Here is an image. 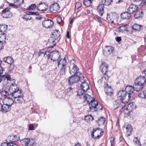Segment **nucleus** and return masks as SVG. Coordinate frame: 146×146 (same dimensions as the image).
<instances>
[{"mask_svg": "<svg viewBox=\"0 0 146 146\" xmlns=\"http://www.w3.org/2000/svg\"><path fill=\"white\" fill-rule=\"evenodd\" d=\"M84 100L85 101L87 102V104H89L94 99L92 98L90 95L88 94H85L84 96Z\"/></svg>", "mask_w": 146, "mask_h": 146, "instance_id": "2f4dec72", "label": "nucleus"}, {"mask_svg": "<svg viewBox=\"0 0 146 146\" xmlns=\"http://www.w3.org/2000/svg\"><path fill=\"white\" fill-rule=\"evenodd\" d=\"M103 74H104V78L106 80L108 81V79L110 78V77L108 76V74L106 73V72L104 73Z\"/></svg>", "mask_w": 146, "mask_h": 146, "instance_id": "6e6d98bb", "label": "nucleus"}, {"mask_svg": "<svg viewBox=\"0 0 146 146\" xmlns=\"http://www.w3.org/2000/svg\"><path fill=\"white\" fill-rule=\"evenodd\" d=\"M23 141L25 146H32L34 144L33 140L32 139H25L23 140Z\"/></svg>", "mask_w": 146, "mask_h": 146, "instance_id": "4be33fe9", "label": "nucleus"}, {"mask_svg": "<svg viewBox=\"0 0 146 146\" xmlns=\"http://www.w3.org/2000/svg\"><path fill=\"white\" fill-rule=\"evenodd\" d=\"M14 3H9V6L12 7L13 8H14L15 9H18L19 8L20 6L19 5H18L17 4H15Z\"/></svg>", "mask_w": 146, "mask_h": 146, "instance_id": "de8ad7c7", "label": "nucleus"}, {"mask_svg": "<svg viewBox=\"0 0 146 146\" xmlns=\"http://www.w3.org/2000/svg\"><path fill=\"white\" fill-rule=\"evenodd\" d=\"M10 66H9L8 68V70L9 72L10 73H12L13 70L14 68V64L13 63L10 64Z\"/></svg>", "mask_w": 146, "mask_h": 146, "instance_id": "a19ab883", "label": "nucleus"}, {"mask_svg": "<svg viewBox=\"0 0 146 146\" xmlns=\"http://www.w3.org/2000/svg\"><path fill=\"white\" fill-rule=\"evenodd\" d=\"M0 94L1 96L3 97H8L9 96H11V94L6 90H3L1 92Z\"/></svg>", "mask_w": 146, "mask_h": 146, "instance_id": "72a5a7b5", "label": "nucleus"}, {"mask_svg": "<svg viewBox=\"0 0 146 146\" xmlns=\"http://www.w3.org/2000/svg\"><path fill=\"white\" fill-rule=\"evenodd\" d=\"M112 139V140L110 141L111 146H113L115 139V137H111V139Z\"/></svg>", "mask_w": 146, "mask_h": 146, "instance_id": "13d9d810", "label": "nucleus"}, {"mask_svg": "<svg viewBox=\"0 0 146 146\" xmlns=\"http://www.w3.org/2000/svg\"><path fill=\"white\" fill-rule=\"evenodd\" d=\"M5 77L6 78L7 80H10L11 78L10 76L9 75H6Z\"/></svg>", "mask_w": 146, "mask_h": 146, "instance_id": "e2e57ef3", "label": "nucleus"}, {"mask_svg": "<svg viewBox=\"0 0 146 146\" xmlns=\"http://www.w3.org/2000/svg\"><path fill=\"white\" fill-rule=\"evenodd\" d=\"M81 6L82 4L80 3H77L76 4L75 8H77V9H78Z\"/></svg>", "mask_w": 146, "mask_h": 146, "instance_id": "864d4df0", "label": "nucleus"}, {"mask_svg": "<svg viewBox=\"0 0 146 146\" xmlns=\"http://www.w3.org/2000/svg\"><path fill=\"white\" fill-rule=\"evenodd\" d=\"M28 15H24L23 17L22 18L25 19V20L27 21H28V20L29 21L31 20V17H29L27 18V17H28Z\"/></svg>", "mask_w": 146, "mask_h": 146, "instance_id": "5fc2aeb1", "label": "nucleus"}, {"mask_svg": "<svg viewBox=\"0 0 146 146\" xmlns=\"http://www.w3.org/2000/svg\"><path fill=\"white\" fill-rule=\"evenodd\" d=\"M11 97V96H9L8 97L5 98L4 100V103L11 106L14 102Z\"/></svg>", "mask_w": 146, "mask_h": 146, "instance_id": "b1692460", "label": "nucleus"}, {"mask_svg": "<svg viewBox=\"0 0 146 146\" xmlns=\"http://www.w3.org/2000/svg\"><path fill=\"white\" fill-rule=\"evenodd\" d=\"M56 63H57L58 67H60V65H62V67H65L67 65L68 62L64 57V58L61 59L60 58L57 61Z\"/></svg>", "mask_w": 146, "mask_h": 146, "instance_id": "aec40b11", "label": "nucleus"}, {"mask_svg": "<svg viewBox=\"0 0 146 146\" xmlns=\"http://www.w3.org/2000/svg\"><path fill=\"white\" fill-rule=\"evenodd\" d=\"M138 7L137 5L131 4L127 10L128 12L132 13L137 11Z\"/></svg>", "mask_w": 146, "mask_h": 146, "instance_id": "412c9836", "label": "nucleus"}, {"mask_svg": "<svg viewBox=\"0 0 146 146\" xmlns=\"http://www.w3.org/2000/svg\"><path fill=\"white\" fill-rule=\"evenodd\" d=\"M135 81L136 84L143 85L146 82V78L144 76H140L136 79Z\"/></svg>", "mask_w": 146, "mask_h": 146, "instance_id": "6ab92c4d", "label": "nucleus"}, {"mask_svg": "<svg viewBox=\"0 0 146 146\" xmlns=\"http://www.w3.org/2000/svg\"><path fill=\"white\" fill-rule=\"evenodd\" d=\"M33 13V12H32L28 11L27 13V15H26L29 16V15H32Z\"/></svg>", "mask_w": 146, "mask_h": 146, "instance_id": "338daca9", "label": "nucleus"}, {"mask_svg": "<svg viewBox=\"0 0 146 146\" xmlns=\"http://www.w3.org/2000/svg\"><path fill=\"white\" fill-rule=\"evenodd\" d=\"M117 95L118 98L121 100L123 103H127L130 100L129 98H126L127 93L125 91L122 90L119 91Z\"/></svg>", "mask_w": 146, "mask_h": 146, "instance_id": "7ed1b4c3", "label": "nucleus"}, {"mask_svg": "<svg viewBox=\"0 0 146 146\" xmlns=\"http://www.w3.org/2000/svg\"><path fill=\"white\" fill-rule=\"evenodd\" d=\"M9 91L10 94H11V97L14 98L23 95L21 91L17 88L16 84H13L12 86H11Z\"/></svg>", "mask_w": 146, "mask_h": 146, "instance_id": "f257e3e1", "label": "nucleus"}, {"mask_svg": "<svg viewBox=\"0 0 146 146\" xmlns=\"http://www.w3.org/2000/svg\"><path fill=\"white\" fill-rule=\"evenodd\" d=\"M65 67H62L60 72V75H63L65 74Z\"/></svg>", "mask_w": 146, "mask_h": 146, "instance_id": "3c124183", "label": "nucleus"}, {"mask_svg": "<svg viewBox=\"0 0 146 146\" xmlns=\"http://www.w3.org/2000/svg\"><path fill=\"white\" fill-rule=\"evenodd\" d=\"M135 106L133 103H131L128 104L127 106V107L125 109V110H124V109H125V107H124L122 108L120 110V112H121V113L122 112H125V111H128V112H129L132 111L133 109L135 108Z\"/></svg>", "mask_w": 146, "mask_h": 146, "instance_id": "9b49d317", "label": "nucleus"}, {"mask_svg": "<svg viewBox=\"0 0 146 146\" xmlns=\"http://www.w3.org/2000/svg\"><path fill=\"white\" fill-rule=\"evenodd\" d=\"M133 128L131 125H128L126 127V131L127 136H129L131 134Z\"/></svg>", "mask_w": 146, "mask_h": 146, "instance_id": "473e14b6", "label": "nucleus"}, {"mask_svg": "<svg viewBox=\"0 0 146 146\" xmlns=\"http://www.w3.org/2000/svg\"><path fill=\"white\" fill-rule=\"evenodd\" d=\"M3 60L4 62L9 64L13 63L14 62L13 59L11 56H8L5 57Z\"/></svg>", "mask_w": 146, "mask_h": 146, "instance_id": "7c9ffc66", "label": "nucleus"}, {"mask_svg": "<svg viewBox=\"0 0 146 146\" xmlns=\"http://www.w3.org/2000/svg\"><path fill=\"white\" fill-rule=\"evenodd\" d=\"M92 0H84V4L87 7H90L92 5Z\"/></svg>", "mask_w": 146, "mask_h": 146, "instance_id": "4c0bfd02", "label": "nucleus"}, {"mask_svg": "<svg viewBox=\"0 0 146 146\" xmlns=\"http://www.w3.org/2000/svg\"><path fill=\"white\" fill-rule=\"evenodd\" d=\"M69 72L71 74L79 75V77H82L83 74L79 72V68L76 65L74 64L69 68Z\"/></svg>", "mask_w": 146, "mask_h": 146, "instance_id": "20e7f679", "label": "nucleus"}, {"mask_svg": "<svg viewBox=\"0 0 146 146\" xmlns=\"http://www.w3.org/2000/svg\"><path fill=\"white\" fill-rule=\"evenodd\" d=\"M43 27L46 28L51 27L54 25V23L51 20L47 19H45L42 23Z\"/></svg>", "mask_w": 146, "mask_h": 146, "instance_id": "1a4fd4ad", "label": "nucleus"}, {"mask_svg": "<svg viewBox=\"0 0 146 146\" xmlns=\"http://www.w3.org/2000/svg\"><path fill=\"white\" fill-rule=\"evenodd\" d=\"M143 12L140 10L136 11L134 14V17L135 19H138L142 18L143 16Z\"/></svg>", "mask_w": 146, "mask_h": 146, "instance_id": "c85d7f7f", "label": "nucleus"}, {"mask_svg": "<svg viewBox=\"0 0 146 146\" xmlns=\"http://www.w3.org/2000/svg\"><path fill=\"white\" fill-rule=\"evenodd\" d=\"M93 120V117L90 115L86 116L85 117V120L87 122H89L92 121Z\"/></svg>", "mask_w": 146, "mask_h": 146, "instance_id": "58836bf2", "label": "nucleus"}, {"mask_svg": "<svg viewBox=\"0 0 146 146\" xmlns=\"http://www.w3.org/2000/svg\"><path fill=\"white\" fill-rule=\"evenodd\" d=\"M36 7V5L35 4H33L30 5L28 8L29 10H33L35 9Z\"/></svg>", "mask_w": 146, "mask_h": 146, "instance_id": "09e8293b", "label": "nucleus"}, {"mask_svg": "<svg viewBox=\"0 0 146 146\" xmlns=\"http://www.w3.org/2000/svg\"><path fill=\"white\" fill-rule=\"evenodd\" d=\"M5 33H3V35L0 36V42L3 43V42L5 41L6 39V36L4 35Z\"/></svg>", "mask_w": 146, "mask_h": 146, "instance_id": "49530a36", "label": "nucleus"}, {"mask_svg": "<svg viewBox=\"0 0 146 146\" xmlns=\"http://www.w3.org/2000/svg\"><path fill=\"white\" fill-rule=\"evenodd\" d=\"M7 26L5 25H0V32L4 33V32L6 31L7 30Z\"/></svg>", "mask_w": 146, "mask_h": 146, "instance_id": "e433bc0d", "label": "nucleus"}, {"mask_svg": "<svg viewBox=\"0 0 146 146\" xmlns=\"http://www.w3.org/2000/svg\"><path fill=\"white\" fill-rule=\"evenodd\" d=\"M100 69L103 73L107 72L108 70V66L105 62H102L100 67Z\"/></svg>", "mask_w": 146, "mask_h": 146, "instance_id": "5701e85b", "label": "nucleus"}, {"mask_svg": "<svg viewBox=\"0 0 146 146\" xmlns=\"http://www.w3.org/2000/svg\"><path fill=\"white\" fill-rule=\"evenodd\" d=\"M95 19L97 20L100 23H101L102 22V21L101 20L100 18L96 17L95 18Z\"/></svg>", "mask_w": 146, "mask_h": 146, "instance_id": "680f3d73", "label": "nucleus"}, {"mask_svg": "<svg viewBox=\"0 0 146 146\" xmlns=\"http://www.w3.org/2000/svg\"><path fill=\"white\" fill-rule=\"evenodd\" d=\"M114 48L111 46H106L103 50V54L106 56H108L112 54L114 50Z\"/></svg>", "mask_w": 146, "mask_h": 146, "instance_id": "9d476101", "label": "nucleus"}, {"mask_svg": "<svg viewBox=\"0 0 146 146\" xmlns=\"http://www.w3.org/2000/svg\"><path fill=\"white\" fill-rule=\"evenodd\" d=\"M118 30L120 32L125 31L127 29L126 25H123L119 27L118 28Z\"/></svg>", "mask_w": 146, "mask_h": 146, "instance_id": "c03bdc74", "label": "nucleus"}, {"mask_svg": "<svg viewBox=\"0 0 146 146\" xmlns=\"http://www.w3.org/2000/svg\"><path fill=\"white\" fill-rule=\"evenodd\" d=\"M32 15L38 16L39 15V13H38L33 12Z\"/></svg>", "mask_w": 146, "mask_h": 146, "instance_id": "774afa93", "label": "nucleus"}, {"mask_svg": "<svg viewBox=\"0 0 146 146\" xmlns=\"http://www.w3.org/2000/svg\"><path fill=\"white\" fill-rule=\"evenodd\" d=\"M57 22L59 24H60V23L62 21V19L59 17L57 18L56 19Z\"/></svg>", "mask_w": 146, "mask_h": 146, "instance_id": "052dcab7", "label": "nucleus"}, {"mask_svg": "<svg viewBox=\"0 0 146 146\" xmlns=\"http://www.w3.org/2000/svg\"><path fill=\"white\" fill-rule=\"evenodd\" d=\"M8 138L10 142H11L18 141L20 139L19 136L18 134L13 136H9Z\"/></svg>", "mask_w": 146, "mask_h": 146, "instance_id": "393cba45", "label": "nucleus"}, {"mask_svg": "<svg viewBox=\"0 0 146 146\" xmlns=\"http://www.w3.org/2000/svg\"><path fill=\"white\" fill-rule=\"evenodd\" d=\"M10 9V8L7 7L2 11V15L4 18H10L12 16L13 13L11 12Z\"/></svg>", "mask_w": 146, "mask_h": 146, "instance_id": "6e6552de", "label": "nucleus"}, {"mask_svg": "<svg viewBox=\"0 0 146 146\" xmlns=\"http://www.w3.org/2000/svg\"><path fill=\"white\" fill-rule=\"evenodd\" d=\"M13 2L20 6L24 3V0H13Z\"/></svg>", "mask_w": 146, "mask_h": 146, "instance_id": "79ce46f5", "label": "nucleus"}, {"mask_svg": "<svg viewBox=\"0 0 146 146\" xmlns=\"http://www.w3.org/2000/svg\"><path fill=\"white\" fill-rule=\"evenodd\" d=\"M105 119L104 117H101L98 119L97 123L99 126L103 125L105 122Z\"/></svg>", "mask_w": 146, "mask_h": 146, "instance_id": "c9c22d12", "label": "nucleus"}, {"mask_svg": "<svg viewBox=\"0 0 146 146\" xmlns=\"http://www.w3.org/2000/svg\"><path fill=\"white\" fill-rule=\"evenodd\" d=\"M10 106L4 103L2 105L0 103V111L6 112L9 111L10 109Z\"/></svg>", "mask_w": 146, "mask_h": 146, "instance_id": "2eb2a0df", "label": "nucleus"}, {"mask_svg": "<svg viewBox=\"0 0 146 146\" xmlns=\"http://www.w3.org/2000/svg\"><path fill=\"white\" fill-rule=\"evenodd\" d=\"M88 81L86 80H82L80 81L81 84L80 87L81 89H83L84 91H87L89 88Z\"/></svg>", "mask_w": 146, "mask_h": 146, "instance_id": "4468645a", "label": "nucleus"}, {"mask_svg": "<svg viewBox=\"0 0 146 146\" xmlns=\"http://www.w3.org/2000/svg\"><path fill=\"white\" fill-rule=\"evenodd\" d=\"M125 92L128 94V98L130 99L131 98V95L132 94L134 90H135L133 86H128L125 89Z\"/></svg>", "mask_w": 146, "mask_h": 146, "instance_id": "f3484780", "label": "nucleus"}, {"mask_svg": "<svg viewBox=\"0 0 146 146\" xmlns=\"http://www.w3.org/2000/svg\"><path fill=\"white\" fill-rule=\"evenodd\" d=\"M121 39L120 37H117L116 38V41L118 42H119L121 41Z\"/></svg>", "mask_w": 146, "mask_h": 146, "instance_id": "69168bd1", "label": "nucleus"}, {"mask_svg": "<svg viewBox=\"0 0 146 146\" xmlns=\"http://www.w3.org/2000/svg\"><path fill=\"white\" fill-rule=\"evenodd\" d=\"M104 91L106 94L111 96L113 94V90L110 86L107 84L104 87Z\"/></svg>", "mask_w": 146, "mask_h": 146, "instance_id": "dca6fc26", "label": "nucleus"}, {"mask_svg": "<svg viewBox=\"0 0 146 146\" xmlns=\"http://www.w3.org/2000/svg\"><path fill=\"white\" fill-rule=\"evenodd\" d=\"M133 141L134 143H135L136 144L140 146L141 145V144L139 141L138 140L137 138H135L133 140Z\"/></svg>", "mask_w": 146, "mask_h": 146, "instance_id": "4d7b16f0", "label": "nucleus"}, {"mask_svg": "<svg viewBox=\"0 0 146 146\" xmlns=\"http://www.w3.org/2000/svg\"><path fill=\"white\" fill-rule=\"evenodd\" d=\"M23 101V96H21L14 98V101L17 104H21Z\"/></svg>", "mask_w": 146, "mask_h": 146, "instance_id": "c756f323", "label": "nucleus"}, {"mask_svg": "<svg viewBox=\"0 0 146 146\" xmlns=\"http://www.w3.org/2000/svg\"><path fill=\"white\" fill-rule=\"evenodd\" d=\"M29 129L30 130H33L35 129V127L33 124H31L29 125Z\"/></svg>", "mask_w": 146, "mask_h": 146, "instance_id": "603ef678", "label": "nucleus"}, {"mask_svg": "<svg viewBox=\"0 0 146 146\" xmlns=\"http://www.w3.org/2000/svg\"><path fill=\"white\" fill-rule=\"evenodd\" d=\"M142 26L136 24L133 25L132 27V29L135 31H139L141 30Z\"/></svg>", "mask_w": 146, "mask_h": 146, "instance_id": "f704fd0d", "label": "nucleus"}, {"mask_svg": "<svg viewBox=\"0 0 146 146\" xmlns=\"http://www.w3.org/2000/svg\"><path fill=\"white\" fill-rule=\"evenodd\" d=\"M144 86L143 85L140 84L139 83L136 84V81L135 82V84L133 85V87L135 91H139L141 90L143 88Z\"/></svg>", "mask_w": 146, "mask_h": 146, "instance_id": "a878e982", "label": "nucleus"}, {"mask_svg": "<svg viewBox=\"0 0 146 146\" xmlns=\"http://www.w3.org/2000/svg\"><path fill=\"white\" fill-rule=\"evenodd\" d=\"M138 96L141 98L146 99V91L141 92L139 94Z\"/></svg>", "mask_w": 146, "mask_h": 146, "instance_id": "ea45409f", "label": "nucleus"}, {"mask_svg": "<svg viewBox=\"0 0 146 146\" xmlns=\"http://www.w3.org/2000/svg\"><path fill=\"white\" fill-rule=\"evenodd\" d=\"M86 92V91L84 90L83 89H80L78 90V92L77 96H82L83 95L84 93Z\"/></svg>", "mask_w": 146, "mask_h": 146, "instance_id": "37998d69", "label": "nucleus"}, {"mask_svg": "<svg viewBox=\"0 0 146 146\" xmlns=\"http://www.w3.org/2000/svg\"><path fill=\"white\" fill-rule=\"evenodd\" d=\"M48 4L45 3H40L37 6V9L38 10L45 11L48 9Z\"/></svg>", "mask_w": 146, "mask_h": 146, "instance_id": "ddd939ff", "label": "nucleus"}, {"mask_svg": "<svg viewBox=\"0 0 146 146\" xmlns=\"http://www.w3.org/2000/svg\"><path fill=\"white\" fill-rule=\"evenodd\" d=\"M104 6L103 4H101L99 5L97 8V11L99 14L102 16L104 12Z\"/></svg>", "mask_w": 146, "mask_h": 146, "instance_id": "bb28decb", "label": "nucleus"}, {"mask_svg": "<svg viewBox=\"0 0 146 146\" xmlns=\"http://www.w3.org/2000/svg\"><path fill=\"white\" fill-rule=\"evenodd\" d=\"M79 75H73L70 77L68 79V83L70 85H72L78 82L82 77H79Z\"/></svg>", "mask_w": 146, "mask_h": 146, "instance_id": "0eeeda50", "label": "nucleus"}, {"mask_svg": "<svg viewBox=\"0 0 146 146\" xmlns=\"http://www.w3.org/2000/svg\"><path fill=\"white\" fill-rule=\"evenodd\" d=\"M1 146H8V143H2Z\"/></svg>", "mask_w": 146, "mask_h": 146, "instance_id": "0e129e2a", "label": "nucleus"}, {"mask_svg": "<svg viewBox=\"0 0 146 146\" xmlns=\"http://www.w3.org/2000/svg\"><path fill=\"white\" fill-rule=\"evenodd\" d=\"M74 90V89L73 88L71 87H69L67 89L68 94H69L70 95L72 94H73Z\"/></svg>", "mask_w": 146, "mask_h": 146, "instance_id": "a18cd8bd", "label": "nucleus"}, {"mask_svg": "<svg viewBox=\"0 0 146 146\" xmlns=\"http://www.w3.org/2000/svg\"><path fill=\"white\" fill-rule=\"evenodd\" d=\"M59 9L60 7L59 5L56 3L53 4L49 7L50 11L53 13H56L59 10Z\"/></svg>", "mask_w": 146, "mask_h": 146, "instance_id": "f8f14e48", "label": "nucleus"}, {"mask_svg": "<svg viewBox=\"0 0 146 146\" xmlns=\"http://www.w3.org/2000/svg\"><path fill=\"white\" fill-rule=\"evenodd\" d=\"M8 143V146H18V145L15 143H13V142H9Z\"/></svg>", "mask_w": 146, "mask_h": 146, "instance_id": "bf43d9fd", "label": "nucleus"}, {"mask_svg": "<svg viewBox=\"0 0 146 146\" xmlns=\"http://www.w3.org/2000/svg\"><path fill=\"white\" fill-rule=\"evenodd\" d=\"M112 2V0H105L104 5L107 6L111 4Z\"/></svg>", "mask_w": 146, "mask_h": 146, "instance_id": "8fccbe9b", "label": "nucleus"}, {"mask_svg": "<svg viewBox=\"0 0 146 146\" xmlns=\"http://www.w3.org/2000/svg\"><path fill=\"white\" fill-rule=\"evenodd\" d=\"M131 17V13L128 12H125L121 14V18L123 19H129Z\"/></svg>", "mask_w": 146, "mask_h": 146, "instance_id": "cd10ccee", "label": "nucleus"}, {"mask_svg": "<svg viewBox=\"0 0 146 146\" xmlns=\"http://www.w3.org/2000/svg\"><path fill=\"white\" fill-rule=\"evenodd\" d=\"M44 55H46L48 59L50 58L51 60L56 63L57 61L59 59L60 55L58 51H55L50 52L46 51L44 53Z\"/></svg>", "mask_w": 146, "mask_h": 146, "instance_id": "f03ea898", "label": "nucleus"}, {"mask_svg": "<svg viewBox=\"0 0 146 146\" xmlns=\"http://www.w3.org/2000/svg\"><path fill=\"white\" fill-rule=\"evenodd\" d=\"M60 32L58 30H55L52 34V37L54 38L55 40L52 39V43L50 46V48H53L54 46L56 45V39H57L60 36Z\"/></svg>", "mask_w": 146, "mask_h": 146, "instance_id": "423d86ee", "label": "nucleus"}, {"mask_svg": "<svg viewBox=\"0 0 146 146\" xmlns=\"http://www.w3.org/2000/svg\"><path fill=\"white\" fill-rule=\"evenodd\" d=\"M90 110L92 111H98L97 107L98 106V102L94 98L90 103L88 104Z\"/></svg>", "mask_w": 146, "mask_h": 146, "instance_id": "39448f33", "label": "nucleus"}, {"mask_svg": "<svg viewBox=\"0 0 146 146\" xmlns=\"http://www.w3.org/2000/svg\"><path fill=\"white\" fill-rule=\"evenodd\" d=\"M116 15L115 13H111L109 14H107V19L109 22L113 23L114 19L116 18Z\"/></svg>", "mask_w": 146, "mask_h": 146, "instance_id": "a211bd4d", "label": "nucleus"}]
</instances>
